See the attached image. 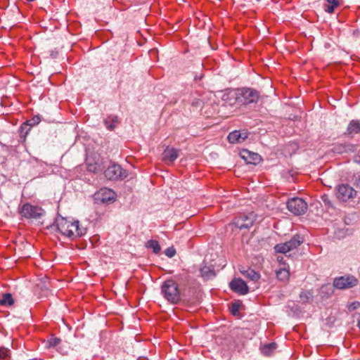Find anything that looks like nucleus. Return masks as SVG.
Returning a JSON list of instances; mask_svg holds the SVG:
<instances>
[{
	"label": "nucleus",
	"instance_id": "obj_10",
	"mask_svg": "<svg viewBox=\"0 0 360 360\" xmlns=\"http://www.w3.org/2000/svg\"><path fill=\"white\" fill-rule=\"evenodd\" d=\"M115 199V192L109 188H103L94 194V200L97 203H108Z\"/></svg>",
	"mask_w": 360,
	"mask_h": 360
},
{
	"label": "nucleus",
	"instance_id": "obj_26",
	"mask_svg": "<svg viewBox=\"0 0 360 360\" xmlns=\"http://www.w3.org/2000/svg\"><path fill=\"white\" fill-rule=\"evenodd\" d=\"M86 165L87 170L93 173L101 172L105 168V166L103 165H91V163H88Z\"/></svg>",
	"mask_w": 360,
	"mask_h": 360
},
{
	"label": "nucleus",
	"instance_id": "obj_14",
	"mask_svg": "<svg viewBox=\"0 0 360 360\" xmlns=\"http://www.w3.org/2000/svg\"><path fill=\"white\" fill-rule=\"evenodd\" d=\"M241 158L245 160L248 164L257 165L261 160L262 158L258 153L251 152L248 150H244L240 153Z\"/></svg>",
	"mask_w": 360,
	"mask_h": 360
},
{
	"label": "nucleus",
	"instance_id": "obj_41",
	"mask_svg": "<svg viewBox=\"0 0 360 360\" xmlns=\"http://www.w3.org/2000/svg\"><path fill=\"white\" fill-rule=\"evenodd\" d=\"M27 1H30V2H32V1H34L35 0H27Z\"/></svg>",
	"mask_w": 360,
	"mask_h": 360
},
{
	"label": "nucleus",
	"instance_id": "obj_27",
	"mask_svg": "<svg viewBox=\"0 0 360 360\" xmlns=\"http://www.w3.org/2000/svg\"><path fill=\"white\" fill-rule=\"evenodd\" d=\"M91 163V165H103L102 160L96 155H88L86 159V164Z\"/></svg>",
	"mask_w": 360,
	"mask_h": 360
},
{
	"label": "nucleus",
	"instance_id": "obj_4",
	"mask_svg": "<svg viewBox=\"0 0 360 360\" xmlns=\"http://www.w3.org/2000/svg\"><path fill=\"white\" fill-rule=\"evenodd\" d=\"M19 213L25 219L37 220L45 214V210L39 206L27 202L19 209Z\"/></svg>",
	"mask_w": 360,
	"mask_h": 360
},
{
	"label": "nucleus",
	"instance_id": "obj_6",
	"mask_svg": "<svg viewBox=\"0 0 360 360\" xmlns=\"http://www.w3.org/2000/svg\"><path fill=\"white\" fill-rule=\"evenodd\" d=\"M307 203L300 198H292L287 202L288 211L297 216L304 214L307 212Z\"/></svg>",
	"mask_w": 360,
	"mask_h": 360
},
{
	"label": "nucleus",
	"instance_id": "obj_9",
	"mask_svg": "<svg viewBox=\"0 0 360 360\" xmlns=\"http://www.w3.org/2000/svg\"><path fill=\"white\" fill-rule=\"evenodd\" d=\"M356 194V191L347 184H342L336 188L337 198L343 202L353 198Z\"/></svg>",
	"mask_w": 360,
	"mask_h": 360
},
{
	"label": "nucleus",
	"instance_id": "obj_22",
	"mask_svg": "<svg viewBox=\"0 0 360 360\" xmlns=\"http://www.w3.org/2000/svg\"><path fill=\"white\" fill-rule=\"evenodd\" d=\"M14 303L13 298L11 293H5L0 299L1 306H11Z\"/></svg>",
	"mask_w": 360,
	"mask_h": 360
},
{
	"label": "nucleus",
	"instance_id": "obj_25",
	"mask_svg": "<svg viewBox=\"0 0 360 360\" xmlns=\"http://www.w3.org/2000/svg\"><path fill=\"white\" fill-rule=\"evenodd\" d=\"M274 250L276 252L286 254L291 251L286 243H279L275 245Z\"/></svg>",
	"mask_w": 360,
	"mask_h": 360
},
{
	"label": "nucleus",
	"instance_id": "obj_32",
	"mask_svg": "<svg viewBox=\"0 0 360 360\" xmlns=\"http://www.w3.org/2000/svg\"><path fill=\"white\" fill-rule=\"evenodd\" d=\"M321 200L326 206H327L328 207H333L332 202H331L330 200L329 199L328 195H327L326 194L322 195Z\"/></svg>",
	"mask_w": 360,
	"mask_h": 360
},
{
	"label": "nucleus",
	"instance_id": "obj_20",
	"mask_svg": "<svg viewBox=\"0 0 360 360\" xmlns=\"http://www.w3.org/2000/svg\"><path fill=\"white\" fill-rule=\"evenodd\" d=\"M276 277L278 280L285 282L288 280L290 276V273L288 269L286 268H281L278 270L276 271Z\"/></svg>",
	"mask_w": 360,
	"mask_h": 360
},
{
	"label": "nucleus",
	"instance_id": "obj_11",
	"mask_svg": "<svg viewBox=\"0 0 360 360\" xmlns=\"http://www.w3.org/2000/svg\"><path fill=\"white\" fill-rule=\"evenodd\" d=\"M230 288L239 295H246L249 292L248 286L241 278H235L229 283Z\"/></svg>",
	"mask_w": 360,
	"mask_h": 360
},
{
	"label": "nucleus",
	"instance_id": "obj_12",
	"mask_svg": "<svg viewBox=\"0 0 360 360\" xmlns=\"http://www.w3.org/2000/svg\"><path fill=\"white\" fill-rule=\"evenodd\" d=\"M249 133L245 131L235 130L228 135V140L231 143H239L243 142L248 137Z\"/></svg>",
	"mask_w": 360,
	"mask_h": 360
},
{
	"label": "nucleus",
	"instance_id": "obj_13",
	"mask_svg": "<svg viewBox=\"0 0 360 360\" xmlns=\"http://www.w3.org/2000/svg\"><path fill=\"white\" fill-rule=\"evenodd\" d=\"M179 150L167 147L162 153V160L167 164H172L179 157Z\"/></svg>",
	"mask_w": 360,
	"mask_h": 360
},
{
	"label": "nucleus",
	"instance_id": "obj_18",
	"mask_svg": "<svg viewBox=\"0 0 360 360\" xmlns=\"http://www.w3.org/2000/svg\"><path fill=\"white\" fill-rule=\"evenodd\" d=\"M360 132V122L358 120H352L347 128V134H356Z\"/></svg>",
	"mask_w": 360,
	"mask_h": 360
},
{
	"label": "nucleus",
	"instance_id": "obj_5",
	"mask_svg": "<svg viewBox=\"0 0 360 360\" xmlns=\"http://www.w3.org/2000/svg\"><path fill=\"white\" fill-rule=\"evenodd\" d=\"M104 175L108 180H122L127 177L128 172L122 167L115 162H110L106 169L104 170Z\"/></svg>",
	"mask_w": 360,
	"mask_h": 360
},
{
	"label": "nucleus",
	"instance_id": "obj_23",
	"mask_svg": "<svg viewBox=\"0 0 360 360\" xmlns=\"http://www.w3.org/2000/svg\"><path fill=\"white\" fill-rule=\"evenodd\" d=\"M146 247L147 248L152 249L153 252L155 254H158L160 252V250H161V248H160V245L159 243L157 240H149L146 243Z\"/></svg>",
	"mask_w": 360,
	"mask_h": 360
},
{
	"label": "nucleus",
	"instance_id": "obj_34",
	"mask_svg": "<svg viewBox=\"0 0 360 360\" xmlns=\"http://www.w3.org/2000/svg\"><path fill=\"white\" fill-rule=\"evenodd\" d=\"M239 307L240 306L238 304H232L231 309V311L232 314L235 315V314H236L238 312Z\"/></svg>",
	"mask_w": 360,
	"mask_h": 360
},
{
	"label": "nucleus",
	"instance_id": "obj_36",
	"mask_svg": "<svg viewBox=\"0 0 360 360\" xmlns=\"http://www.w3.org/2000/svg\"><path fill=\"white\" fill-rule=\"evenodd\" d=\"M360 305V303L359 302H354L353 303H352L350 305H349V309L350 310H354L356 309H357V307Z\"/></svg>",
	"mask_w": 360,
	"mask_h": 360
},
{
	"label": "nucleus",
	"instance_id": "obj_17",
	"mask_svg": "<svg viewBox=\"0 0 360 360\" xmlns=\"http://www.w3.org/2000/svg\"><path fill=\"white\" fill-rule=\"evenodd\" d=\"M103 122L107 129L112 131L119 122V119L116 115H110L103 120Z\"/></svg>",
	"mask_w": 360,
	"mask_h": 360
},
{
	"label": "nucleus",
	"instance_id": "obj_24",
	"mask_svg": "<svg viewBox=\"0 0 360 360\" xmlns=\"http://www.w3.org/2000/svg\"><path fill=\"white\" fill-rule=\"evenodd\" d=\"M349 149L350 146L349 144H337L333 147V151L335 153L342 154L347 153Z\"/></svg>",
	"mask_w": 360,
	"mask_h": 360
},
{
	"label": "nucleus",
	"instance_id": "obj_21",
	"mask_svg": "<svg viewBox=\"0 0 360 360\" xmlns=\"http://www.w3.org/2000/svg\"><path fill=\"white\" fill-rule=\"evenodd\" d=\"M277 348V345L275 342L264 345L262 348V352L266 356L271 355Z\"/></svg>",
	"mask_w": 360,
	"mask_h": 360
},
{
	"label": "nucleus",
	"instance_id": "obj_2",
	"mask_svg": "<svg viewBox=\"0 0 360 360\" xmlns=\"http://www.w3.org/2000/svg\"><path fill=\"white\" fill-rule=\"evenodd\" d=\"M161 292L164 297L172 304H176L181 300L178 285L172 279L166 280L162 283Z\"/></svg>",
	"mask_w": 360,
	"mask_h": 360
},
{
	"label": "nucleus",
	"instance_id": "obj_35",
	"mask_svg": "<svg viewBox=\"0 0 360 360\" xmlns=\"http://www.w3.org/2000/svg\"><path fill=\"white\" fill-rule=\"evenodd\" d=\"M192 105L196 107H201L202 105V101L200 99H195L192 102Z\"/></svg>",
	"mask_w": 360,
	"mask_h": 360
},
{
	"label": "nucleus",
	"instance_id": "obj_30",
	"mask_svg": "<svg viewBox=\"0 0 360 360\" xmlns=\"http://www.w3.org/2000/svg\"><path fill=\"white\" fill-rule=\"evenodd\" d=\"M9 356V350L4 347L0 348V360H6Z\"/></svg>",
	"mask_w": 360,
	"mask_h": 360
},
{
	"label": "nucleus",
	"instance_id": "obj_7",
	"mask_svg": "<svg viewBox=\"0 0 360 360\" xmlns=\"http://www.w3.org/2000/svg\"><path fill=\"white\" fill-rule=\"evenodd\" d=\"M357 284V278L351 275L340 276L335 278L333 281V286L337 289L341 290L352 288Z\"/></svg>",
	"mask_w": 360,
	"mask_h": 360
},
{
	"label": "nucleus",
	"instance_id": "obj_28",
	"mask_svg": "<svg viewBox=\"0 0 360 360\" xmlns=\"http://www.w3.org/2000/svg\"><path fill=\"white\" fill-rule=\"evenodd\" d=\"M300 297L302 302H309L313 298V293L311 291H303L300 293Z\"/></svg>",
	"mask_w": 360,
	"mask_h": 360
},
{
	"label": "nucleus",
	"instance_id": "obj_1",
	"mask_svg": "<svg viewBox=\"0 0 360 360\" xmlns=\"http://www.w3.org/2000/svg\"><path fill=\"white\" fill-rule=\"evenodd\" d=\"M56 224L58 231L71 240L82 237L86 232L85 228L79 226L78 220L70 221L61 217L56 219Z\"/></svg>",
	"mask_w": 360,
	"mask_h": 360
},
{
	"label": "nucleus",
	"instance_id": "obj_3",
	"mask_svg": "<svg viewBox=\"0 0 360 360\" xmlns=\"http://www.w3.org/2000/svg\"><path fill=\"white\" fill-rule=\"evenodd\" d=\"M236 101L243 105L255 103L258 101L259 93L251 88H240L236 90Z\"/></svg>",
	"mask_w": 360,
	"mask_h": 360
},
{
	"label": "nucleus",
	"instance_id": "obj_31",
	"mask_svg": "<svg viewBox=\"0 0 360 360\" xmlns=\"http://www.w3.org/2000/svg\"><path fill=\"white\" fill-rule=\"evenodd\" d=\"M165 254L169 258L173 257L176 255V250L173 247L166 249Z\"/></svg>",
	"mask_w": 360,
	"mask_h": 360
},
{
	"label": "nucleus",
	"instance_id": "obj_19",
	"mask_svg": "<svg viewBox=\"0 0 360 360\" xmlns=\"http://www.w3.org/2000/svg\"><path fill=\"white\" fill-rule=\"evenodd\" d=\"M241 274L246 278H249L250 281H257L260 278V275L259 273L256 272L255 270L252 269H248L247 270L240 271Z\"/></svg>",
	"mask_w": 360,
	"mask_h": 360
},
{
	"label": "nucleus",
	"instance_id": "obj_33",
	"mask_svg": "<svg viewBox=\"0 0 360 360\" xmlns=\"http://www.w3.org/2000/svg\"><path fill=\"white\" fill-rule=\"evenodd\" d=\"M41 119L39 115L34 116L31 120L28 121L30 126H34L39 123Z\"/></svg>",
	"mask_w": 360,
	"mask_h": 360
},
{
	"label": "nucleus",
	"instance_id": "obj_37",
	"mask_svg": "<svg viewBox=\"0 0 360 360\" xmlns=\"http://www.w3.org/2000/svg\"><path fill=\"white\" fill-rule=\"evenodd\" d=\"M355 184L356 187L360 188V174H357L354 176Z\"/></svg>",
	"mask_w": 360,
	"mask_h": 360
},
{
	"label": "nucleus",
	"instance_id": "obj_40",
	"mask_svg": "<svg viewBox=\"0 0 360 360\" xmlns=\"http://www.w3.org/2000/svg\"><path fill=\"white\" fill-rule=\"evenodd\" d=\"M357 322H358L357 325H358L359 328H360V314H359V318L357 319Z\"/></svg>",
	"mask_w": 360,
	"mask_h": 360
},
{
	"label": "nucleus",
	"instance_id": "obj_15",
	"mask_svg": "<svg viewBox=\"0 0 360 360\" xmlns=\"http://www.w3.org/2000/svg\"><path fill=\"white\" fill-rule=\"evenodd\" d=\"M200 275L205 280L211 279L216 276L214 269L206 265L200 269Z\"/></svg>",
	"mask_w": 360,
	"mask_h": 360
},
{
	"label": "nucleus",
	"instance_id": "obj_8",
	"mask_svg": "<svg viewBox=\"0 0 360 360\" xmlns=\"http://www.w3.org/2000/svg\"><path fill=\"white\" fill-rule=\"evenodd\" d=\"M256 219V214L254 212L241 214L235 219V225L240 229H249Z\"/></svg>",
	"mask_w": 360,
	"mask_h": 360
},
{
	"label": "nucleus",
	"instance_id": "obj_39",
	"mask_svg": "<svg viewBox=\"0 0 360 360\" xmlns=\"http://www.w3.org/2000/svg\"><path fill=\"white\" fill-rule=\"evenodd\" d=\"M328 3L330 5L338 6L339 5V3L337 0H327Z\"/></svg>",
	"mask_w": 360,
	"mask_h": 360
},
{
	"label": "nucleus",
	"instance_id": "obj_42",
	"mask_svg": "<svg viewBox=\"0 0 360 360\" xmlns=\"http://www.w3.org/2000/svg\"><path fill=\"white\" fill-rule=\"evenodd\" d=\"M257 1H259L260 0H257Z\"/></svg>",
	"mask_w": 360,
	"mask_h": 360
},
{
	"label": "nucleus",
	"instance_id": "obj_29",
	"mask_svg": "<svg viewBox=\"0 0 360 360\" xmlns=\"http://www.w3.org/2000/svg\"><path fill=\"white\" fill-rule=\"evenodd\" d=\"M61 342V340L58 338H51L49 340H48L46 343L47 347H54L57 346L60 342Z\"/></svg>",
	"mask_w": 360,
	"mask_h": 360
},
{
	"label": "nucleus",
	"instance_id": "obj_16",
	"mask_svg": "<svg viewBox=\"0 0 360 360\" xmlns=\"http://www.w3.org/2000/svg\"><path fill=\"white\" fill-rule=\"evenodd\" d=\"M304 242L303 238L300 235L294 236L290 240L285 242L291 250L297 249Z\"/></svg>",
	"mask_w": 360,
	"mask_h": 360
},
{
	"label": "nucleus",
	"instance_id": "obj_38",
	"mask_svg": "<svg viewBox=\"0 0 360 360\" xmlns=\"http://www.w3.org/2000/svg\"><path fill=\"white\" fill-rule=\"evenodd\" d=\"M335 7L336 6H335L329 5V6H328L327 8L326 9V11H327L328 13H333Z\"/></svg>",
	"mask_w": 360,
	"mask_h": 360
}]
</instances>
